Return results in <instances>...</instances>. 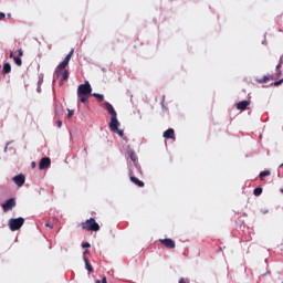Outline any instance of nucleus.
<instances>
[{
  "label": "nucleus",
  "mask_w": 283,
  "mask_h": 283,
  "mask_svg": "<svg viewBox=\"0 0 283 283\" xmlns=\"http://www.w3.org/2000/svg\"><path fill=\"white\" fill-rule=\"evenodd\" d=\"M93 96H94L95 98H98L99 102H102V101L105 99V96H103V95H101V94H98V93H94Z\"/></svg>",
  "instance_id": "22"
},
{
  "label": "nucleus",
  "mask_w": 283,
  "mask_h": 283,
  "mask_svg": "<svg viewBox=\"0 0 283 283\" xmlns=\"http://www.w3.org/2000/svg\"><path fill=\"white\" fill-rule=\"evenodd\" d=\"M127 154H128L130 160H133V163H136V160H138V157L136 156V153L134 150L128 149Z\"/></svg>",
  "instance_id": "17"
},
{
  "label": "nucleus",
  "mask_w": 283,
  "mask_h": 283,
  "mask_svg": "<svg viewBox=\"0 0 283 283\" xmlns=\"http://www.w3.org/2000/svg\"><path fill=\"white\" fill-rule=\"evenodd\" d=\"M4 213H8V211H12L14 207H17V199L10 198L4 203L1 205Z\"/></svg>",
  "instance_id": "7"
},
{
  "label": "nucleus",
  "mask_w": 283,
  "mask_h": 283,
  "mask_svg": "<svg viewBox=\"0 0 283 283\" xmlns=\"http://www.w3.org/2000/svg\"><path fill=\"white\" fill-rule=\"evenodd\" d=\"M249 105H251V101H241V102L237 103V109L244 112V109H247V107Z\"/></svg>",
  "instance_id": "11"
},
{
  "label": "nucleus",
  "mask_w": 283,
  "mask_h": 283,
  "mask_svg": "<svg viewBox=\"0 0 283 283\" xmlns=\"http://www.w3.org/2000/svg\"><path fill=\"white\" fill-rule=\"evenodd\" d=\"M282 63H283V61H282V57H281L280 63L276 65V70H280V67H282Z\"/></svg>",
  "instance_id": "32"
},
{
  "label": "nucleus",
  "mask_w": 283,
  "mask_h": 283,
  "mask_svg": "<svg viewBox=\"0 0 283 283\" xmlns=\"http://www.w3.org/2000/svg\"><path fill=\"white\" fill-rule=\"evenodd\" d=\"M253 195L256 196V197H258V196H262V188H260V187H259V188H255V189L253 190Z\"/></svg>",
  "instance_id": "21"
},
{
  "label": "nucleus",
  "mask_w": 283,
  "mask_h": 283,
  "mask_svg": "<svg viewBox=\"0 0 283 283\" xmlns=\"http://www.w3.org/2000/svg\"><path fill=\"white\" fill-rule=\"evenodd\" d=\"M259 176H260V180H264L266 176H271V171L270 170L261 171Z\"/></svg>",
  "instance_id": "20"
},
{
  "label": "nucleus",
  "mask_w": 283,
  "mask_h": 283,
  "mask_svg": "<svg viewBox=\"0 0 283 283\" xmlns=\"http://www.w3.org/2000/svg\"><path fill=\"white\" fill-rule=\"evenodd\" d=\"M3 19H6V13L0 12V21H3Z\"/></svg>",
  "instance_id": "29"
},
{
  "label": "nucleus",
  "mask_w": 283,
  "mask_h": 283,
  "mask_svg": "<svg viewBox=\"0 0 283 283\" xmlns=\"http://www.w3.org/2000/svg\"><path fill=\"white\" fill-rule=\"evenodd\" d=\"M56 125L59 128L63 127V122L61 119L56 120Z\"/></svg>",
  "instance_id": "27"
},
{
  "label": "nucleus",
  "mask_w": 283,
  "mask_h": 283,
  "mask_svg": "<svg viewBox=\"0 0 283 283\" xmlns=\"http://www.w3.org/2000/svg\"><path fill=\"white\" fill-rule=\"evenodd\" d=\"M104 106H105V109L111 115V123H109L111 132H114V134H118L120 138H123L124 133L122 129H118V127H120V122H118V114L116 113V109H114V106L109 102H105Z\"/></svg>",
  "instance_id": "1"
},
{
  "label": "nucleus",
  "mask_w": 283,
  "mask_h": 283,
  "mask_svg": "<svg viewBox=\"0 0 283 283\" xmlns=\"http://www.w3.org/2000/svg\"><path fill=\"white\" fill-rule=\"evenodd\" d=\"M32 169H34L36 167V163L32 161Z\"/></svg>",
  "instance_id": "33"
},
{
  "label": "nucleus",
  "mask_w": 283,
  "mask_h": 283,
  "mask_svg": "<svg viewBox=\"0 0 283 283\" xmlns=\"http://www.w3.org/2000/svg\"><path fill=\"white\" fill-rule=\"evenodd\" d=\"M271 78H273V77L264 75L261 78H256V83H269V81H271Z\"/></svg>",
  "instance_id": "19"
},
{
  "label": "nucleus",
  "mask_w": 283,
  "mask_h": 283,
  "mask_svg": "<svg viewBox=\"0 0 283 283\" xmlns=\"http://www.w3.org/2000/svg\"><path fill=\"white\" fill-rule=\"evenodd\" d=\"M13 182L17 187H23L25 185V176L24 175H17L12 178Z\"/></svg>",
  "instance_id": "10"
},
{
  "label": "nucleus",
  "mask_w": 283,
  "mask_h": 283,
  "mask_svg": "<svg viewBox=\"0 0 283 283\" xmlns=\"http://www.w3.org/2000/svg\"><path fill=\"white\" fill-rule=\"evenodd\" d=\"M10 59H13L15 65H18V67H21V65H23V61L21 60V57L19 56H14V52L10 53Z\"/></svg>",
  "instance_id": "14"
},
{
  "label": "nucleus",
  "mask_w": 283,
  "mask_h": 283,
  "mask_svg": "<svg viewBox=\"0 0 283 283\" xmlns=\"http://www.w3.org/2000/svg\"><path fill=\"white\" fill-rule=\"evenodd\" d=\"M56 76H61V83H63V81H67V78H70V71L67 70H62L61 73H55Z\"/></svg>",
  "instance_id": "12"
},
{
  "label": "nucleus",
  "mask_w": 283,
  "mask_h": 283,
  "mask_svg": "<svg viewBox=\"0 0 283 283\" xmlns=\"http://www.w3.org/2000/svg\"><path fill=\"white\" fill-rule=\"evenodd\" d=\"M72 56H74V49L65 56V59L55 69V74H61V72H63V70H65L67 65H70V61H72Z\"/></svg>",
  "instance_id": "4"
},
{
  "label": "nucleus",
  "mask_w": 283,
  "mask_h": 283,
  "mask_svg": "<svg viewBox=\"0 0 283 283\" xmlns=\"http://www.w3.org/2000/svg\"><path fill=\"white\" fill-rule=\"evenodd\" d=\"M280 167H283V163L280 165Z\"/></svg>",
  "instance_id": "37"
},
{
  "label": "nucleus",
  "mask_w": 283,
  "mask_h": 283,
  "mask_svg": "<svg viewBox=\"0 0 283 283\" xmlns=\"http://www.w3.org/2000/svg\"><path fill=\"white\" fill-rule=\"evenodd\" d=\"M72 56H74V49L65 56V59L55 69V74H61V72H63V70H65L67 65H70V61H72Z\"/></svg>",
  "instance_id": "5"
},
{
  "label": "nucleus",
  "mask_w": 283,
  "mask_h": 283,
  "mask_svg": "<svg viewBox=\"0 0 283 283\" xmlns=\"http://www.w3.org/2000/svg\"><path fill=\"white\" fill-rule=\"evenodd\" d=\"M282 83H283V80H280V81L274 82L273 85H274V87H277V86L282 85Z\"/></svg>",
  "instance_id": "23"
},
{
  "label": "nucleus",
  "mask_w": 283,
  "mask_h": 283,
  "mask_svg": "<svg viewBox=\"0 0 283 283\" xmlns=\"http://www.w3.org/2000/svg\"><path fill=\"white\" fill-rule=\"evenodd\" d=\"M83 261H84L85 268L88 271V273H94V268H92V264H90V260H87V258L83 256Z\"/></svg>",
  "instance_id": "15"
},
{
  "label": "nucleus",
  "mask_w": 283,
  "mask_h": 283,
  "mask_svg": "<svg viewBox=\"0 0 283 283\" xmlns=\"http://www.w3.org/2000/svg\"><path fill=\"white\" fill-rule=\"evenodd\" d=\"M164 138L166 139H176V133L172 128L167 129L164 132Z\"/></svg>",
  "instance_id": "13"
},
{
  "label": "nucleus",
  "mask_w": 283,
  "mask_h": 283,
  "mask_svg": "<svg viewBox=\"0 0 283 283\" xmlns=\"http://www.w3.org/2000/svg\"><path fill=\"white\" fill-rule=\"evenodd\" d=\"M90 247H92L88 242H85L82 244L83 249H90Z\"/></svg>",
  "instance_id": "25"
},
{
  "label": "nucleus",
  "mask_w": 283,
  "mask_h": 283,
  "mask_svg": "<svg viewBox=\"0 0 283 283\" xmlns=\"http://www.w3.org/2000/svg\"><path fill=\"white\" fill-rule=\"evenodd\" d=\"M95 283H107V277L103 276L102 281L97 280Z\"/></svg>",
  "instance_id": "24"
},
{
  "label": "nucleus",
  "mask_w": 283,
  "mask_h": 283,
  "mask_svg": "<svg viewBox=\"0 0 283 283\" xmlns=\"http://www.w3.org/2000/svg\"><path fill=\"white\" fill-rule=\"evenodd\" d=\"M2 72L3 74H10V72H12V66L10 65V63H4Z\"/></svg>",
  "instance_id": "18"
},
{
  "label": "nucleus",
  "mask_w": 283,
  "mask_h": 283,
  "mask_svg": "<svg viewBox=\"0 0 283 283\" xmlns=\"http://www.w3.org/2000/svg\"><path fill=\"white\" fill-rule=\"evenodd\" d=\"M130 180L134 182V185H137V187H145V182L140 181L138 178L130 176Z\"/></svg>",
  "instance_id": "16"
},
{
  "label": "nucleus",
  "mask_w": 283,
  "mask_h": 283,
  "mask_svg": "<svg viewBox=\"0 0 283 283\" xmlns=\"http://www.w3.org/2000/svg\"><path fill=\"white\" fill-rule=\"evenodd\" d=\"M72 116H74V111L69 109L67 118H72Z\"/></svg>",
  "instance_id": "28"
},
{
  "label": "nucleus",
  "mask_w": 283,
  "mask_h": 283,
  "mask_svg": "<svg viewBox=\"0 0 283 283\" xmlns=\"http://www.w3.org/2000/svg\"><path fill=\"white\" fill-rule=\"evenodd\" d=\"M9 19L12 17V14H10V13H8V15H7Z\"/></svg>",
  "instance_id": "34"
},
{
  "label": "nucleus",
  "mask_w": 283,
  "mask_h": 283,
  "mask_svg": "<svg viewBox=\"0 0 283 283\" xmlns=\"http://www.w3.org/2000/svg\"><path fill=\"white\" fill-rule=\"evenodd\" d=\"M179 283H189V279L181 277L179 280Z\"/></svg>",
  "instance_id": "26"
},
{
  "label": "nucleus",
  "mask_w": 283,
  "mask_h": 283,
  "mask_svg": "<svg viewBox=\"0 0 283 283\" xmlns=\"http://www.w3.org/2000/svg\"><path fill=\"white\" fill-rule=\"evenodd\" d=\"M281 193H283V188L280 189Z\"/></svg>",
  "instance_id": "36"
},
{
  "label": "nucleus",
  "mask_w": 283,
  "mask_h": 283,
  "mask_svg": "<svg viewBox=\"0 0 283 283\" xmlns=\"http://www.w3.org/2000/svg\"><path fill=\"white\" fill-rule=\"evenodd\" d=\"M92 96V84L86 81L84 84H80L77 87V98H80L81 103L87 105L90 97Z\"/></svg>",
  "instance_id": "2"
},
{
  "label": "nucleus",
  "mask_w": 283,
  "mask_h": 283,
  "mask_svg": "<svg viewBox=\"0 0 283 283\" xmlns=\"http://www.w3.org/2000/svg\"><path fill=\"white\" fill-rule=\"evenodd\" d=\"M263 213H269V210H264Z\"/></svg>",
  "instance_id": "35"
},
{
  "label": "nucleus",
  "mask_w": 283,
  "mask_h": 283,
  "mask_svg": "<svg viewBox=\"0 0 283 283\" xmlns=\"http://www.w3.org/2000/svg\"><path fill=\"white\" fill-rule=\"evenodd\" d=\"M24 223H25V219H23L22 217H19L17 219H10L9 229L10 231H19V229H21Z\"/></svg>",
  "instance_id": "6"
},
{
  "label": "nucleus",
  "mask_w": 283,
  "mask_h": 283,
  "mask_svg": "<svg viewBox=\"0 0 283 283\" xmlns=\"http://www.w3.org/2000/svg\"><path fill=\"white\" fill-rule=\"evenodd\" d=\"M51 165H52V160L50 159V157H43V158L40 160L39 169H40V170L49 169V167H50Z\"/></svg>",
  "instance_id": "8"
},
{
  "label": "nucleus",
  "mask_w": 283,
  "mask_h": 283,
  "mask_svg": "<svg viewBox=\"0 0 283 283\" xmlns=\"http://www.w3.org/2000/svg\"><path fill=\"white\" fill-rule=\"evenodd\" d=\"M18 56H23V49L18 50Z\"/></svg>",
  "instance_id": "31"
},
{
  "label": "nucleus",
  "mask_w": 283,
  "mask_h": 283,
  "mask_svg": "<svg viewBox=\"0 0 283 283\" xmlns=\"http://www.w3.org/2000/svg\"><path fill=\"white\" fill-rule=\"evenodd\" d=\"M159 242L166 247V249H176V242L171 239H160Z\"/></svg>",
  "instance_id": "9"
},
{
  "label": "nucleus",
  "mask_w": 283,
  "mask_h": 283,
  "mask_svg": "<svg viewBox=\"0 0 283 283\" xmlns=\"http://www.w3.org/2000/svg\"><path fill=\"white\" fill-rule=\"evenodd\" d=\"M84 231H101V226L96 222L95 218H90L80 224Z\"/></svg>",
  "instance_id": "3"
},
{
  "label": "nucleus",
  "mask_w": 283,
  "mask_h": 283,
  "mask_svg": "<svg viewBox=\"0 0 283 283\" xmlns=\"http://www.w3.org/2000/svg\"><path fill=\"white\" fill-rule=\"evenodd\" d=\"M45 227H49V229H54V224H52L50 222L45 223Z\"/></svg>",
  "instance_id": "30"
}]
</instances>
